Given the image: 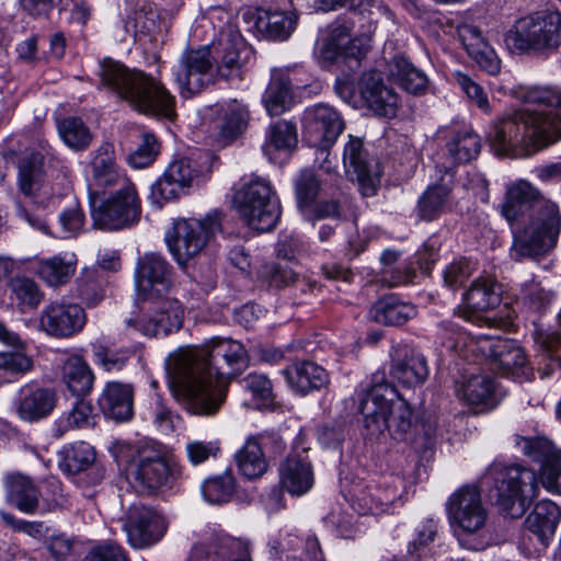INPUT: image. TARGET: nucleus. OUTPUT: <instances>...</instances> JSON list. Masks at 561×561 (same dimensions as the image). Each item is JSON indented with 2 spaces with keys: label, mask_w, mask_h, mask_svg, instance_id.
<instances>
[{
  "label": "nucleus",
  "mask_w": 561,
  "mask_h": 561,
  "mask_svg": "<svg viewBox=\"0 0 561 561\" xmlns=\"http://www.w3.org/2000/svg\"><path fill=\"white\" fill-rule=\"evenodd\" d=\"M453 78L455 84L467 96L471 104H474L484 113L491 112L488 94L481 84L461 71H455Z\"/></svg>",
  "instance_id": "052dcab7"
},
{
  "label": "nucleus",
  "mask_w": 561,
  "mask_h": 561,
  "mask_svg": "<svg viewBox=\"0 0 561 561\" xmlns=\"http://www.w3.org/2000/svg\"><path fill=\"white\" fill-rule=\"evenodd\" d=\"M268 444L274 445L275 451H280L284 443L279 435L275 433H261L250 435L243 446L236 453L234 460L240 473L252 480L260 478L267 470V461L264 455V448Z\"/></svg>",
  "instance_id": "b1692460"
},
{
  "label": "nucleus",
  "mask_w": 561,
  "mask_h": 561,
  "mask_svg": "<svg viewBox=\"0 0 561 561\" xmlns=\"http://www.w3.org/2000/svg\"><path fill=\"white\" fill-rule=\"evenodd\" d=\"M144 313L136 319L128 320V325L146 336H167L181 329L184 319L182 304L164 295L145 297Z\"/></svg>",
  "instance_id": "4468645a"
},
{
  "label": "nucleus",
  "mask_w": 561,
  "mask_h": 561,
  "mask_svg": "<svg viewBox=\"0 0 561 561\" xmlns=\"http://www.w3.org/2000/svg\"><path fill=\"white\" fill-rule=\"evenodd\" d=\"M126 477L137 493L152 495L172 489L178 470L169 462L161 445L145 444L128 463Z\"/></svg>",
  "instance_id": "1a4fd4ad"
},
{
  "label": "nucleus",
  "mask_w": 561,
  "mask_h": 561,
  "mask_svg": "<svg viewBox=\"0 0 561 561\" xmlns=\"http://www.w3.org/2000/svg\"><path fill=\"white\" fill-rule=\"evenodd\" d=\"M76 265L77 262L72 257L54 255L36 262V274L48 286L58 287L71 279L76 272Z\"/></svg>",
  "instance_id": "a18cd8bd"
},
{
  "label": "nucleus",
  "mask_w": 561,
  "mask_h": 561,
  "mask_svg": "<svg viewBox=\"0 0 561 561\" xmlns=\"http://www.w3.org/2000/svg\"><path fill=\"white\" fill-rule=\"evenodd\" d=\"M218 113V137L222 142L236 139L247 128L250 115L248 107L231 100L216 106Z\"/></svg>",
  "instance_id": "e433bc0d"
},
{
  "label": "nucleus",
  "mask_w": 561,
  "mask_h": 561,
  "mask_svg": "<svg viewBox=\"0 0 561 561\" xmlns=\"http://www.w3.org/2000/svg\"><path fill=\"white\" fill-rule=\"evenodd\" d=\"M55 392L44 388L25 386L20 390L18 413L28 422L47 416L55 408Z\"/></svg>",
  "instance_id": "c9c22d12"
},
{
  "label": "nucleus",
  "mask_w": 561,
  "mask_h": 561,
  "mask_svg": "<svg viewBox=\"0 0 561 561\" xmlns=\"http://www.w3.org/2000/svg\"><path fill=\"white\" fill-rule=\"evenodd\" d=\"M77 296L88 306L94 307L104 298L103 278L94 270H85L76 279Z\"/></svg>",
  "instance_id": "5fc2aeb1"
},
{
  "label": "nucleus",
  "mask_w": 561,
  "mask_h": 561,
  "mask_svg": "<svg viewBox=\"0 0 561 561\" xmlns=\"http://www.w3.org/2000/svg\"><path fill=\"white\" fill-rule=\"evenodd\" d=\"M257 277L268 287L283 288L296 282L297 273L287 264L270 262L261 265L257 271Z\"/></svg>",
  "instance_id": "6e6d98bb"
},
{
  "label": "nucleus",
  "mask_w": 561,
  "mask_h": 561,
  "mask_svg": "<svg viewBox=\"0 0 561 561\" xmlns=\"http://www.w3.org/2000/svg\"><path fill=\"white\" fill-rule=\"evenodd\" d=\"M481 149L479 136L469 128L451 129L446 141V162L436 167V172L449 170L455 174L454 167L467 163L477 158Z\"/></svg>",
  "instance_id": "c756f323"
},
{
  "label": "nucleus",
  "mask_w": 561,
  "mask_h": 561,
  "mask_svg": "<svg viewBox=\"0 0 561 561\" xmlns=\"http://www.w3.org/2000/svg\"><path fill=\"white\" fill-rule=\"evenodd\" d=\"M282 488L291 495L301 496L313 485V470L307 457L289 455L279 466Z\"/></svg>",
  "instance_id": "7c9ffc66"
},
{
  "label": "nucleus",
  "mask_w": 561,
  "mask_h": 561,
  "mask_svg": "<svg viewBox=\"0 0 561 561\" xmlns=\"http://www.w3.org/2000/svg\"><path fill=\"white\" fill-rule=\"evenodd\" d=\"M84 309L73 302L53 301L46 305L39 316V327L49 336L70 337L85 325Z\"/></svg>",
  "instance_id": "412c9836"
},
{
  "label": "nucleus",
  "mask_w": 561,
  "mask_h": 561,
  "mask_svg": "<svg viewBox=\"0 0 561 561\" xmlns=\"http://www.w3.org/2000/svg\"><path fill=\"white\" fill-rule=\"evenodd\" d=\"M129 543L145 548L158 542L167 531V523L157 511L145 505H133L124 525Z\"/></svg>",
  "instance_id": "4be33fe9"
},
{
  "label": "nucleus",
  "mask_w": 561,
  "mask_h": 561,
  "mask_svg": "<svg viewBox=\"0 0 561 561\" xmlns=\"http://www.w3.org/2000/svg\"><path fill=\"white\" fill-rule=\"evenodd\" d=\"M93 226L108 231L129 228L140 219L141 207L136 188L124 192L90 193Z\"/></svg>",
  "instance_id": "f8f14e48"
},
{
  "label": "nucleus",
  "mask_w": 561,
  "mask_h": 561,
  "mask_svg": "<svg viewBox=\"0 0 561 561\" xmlns=\"http://www.w3.org/2000/svg\"><path fill=\"white\" fill-rule=\"evenodd\" d=\"M248 365V352L240 342L213 337L199 347L180 350L172 356L170 383L190 413L213 416L226 400L229 379Z\"/></svg>",
  "instance_id": "f257e3e1"
},
{
  "label": "nucleus",
  "mask_w": 561,
  "mask_h": 561,
  "mask_svg": "<svg viewBox=\"0 0 561 561\" xmlns=\"http://www.w3.org/2000/svg\"><path fill=\"white\" fill-rule=\"evenodd\" d=\"M391 75L397 83L409 93L423 94L427 90L426 75L404 57L394 58Z\"/></svg>",
  "instance_id": "de8ad7c7"
},
{
  "label": "nucleus",
  "mask_w": 561,
  "mask_h": 561,
  "mask_svg": "<svg viewBox=\"0 0 561 561\" xmlns=\"http://www.w3.org/2000/svg\"><path fill=\"white\" fill-rule=\"evenodd\" d=\"M62 141L71 149L81 151L92 142L93 135L90 128L79 117H66L57 124Z\"/></svg>",
  "instance_id": "3c124183"
},
{
  "label": "nucleus",
  "mask_w": 561,
  "mask_h": 561,
  "mask_svg": "<svg viewBox=\"0 0 561 561\" xmlns=\"http://www.w3.org/2000/svg\"><path fill=\"white\" fill-rule=\"evenodd\" d=\"M282 373L289 387L301 394L319 390L329 381L327 371L318 364L309 360L294 363Z\"/></svg>",
  "instance_id": "f704fd0d"
},
{
  "label": "nucleus",
  "mask_w": 561,
  "mask_h": 561,
  "mask_svg": "<svg viewBox=\"0 0 561 561\" xmlns=\"http://www.w3.org/2000/svg\"><path fill=\"white\" fill-rule=\"evenodd\" d=\"M10 299L16 304L20 311L35 309L43 300V293L38 285L28 277L16 276L10 279Z\"/></svg>",
  "instance_id": "09e8293b"
},
{
  "label": "nucleus",
  "mask_w": 561,
  "mask_h": 561,
  "mask_svg": "<svg viewBox=\"0 0 561 561\" xmlns=\"http://www.w3.org/2000/svg\"><path fill=\"white\" fill-rule=\"evenodd\" d=\"M343 163L346 173L358 182L363 196H371L376 193L378 167L373 159H369L360 138L350 136L343 151Z\"/></svg>",
  "instance_id": "393cba45"
},
{
  "label": "nucleus",
  "mask_w": 561,
  "mask_h": 561,
  "mask_svg": "<svg viewBox=\"0 0 561 561\" xmlns=\"http://www.w3.org/2000/svg\"><path fill=\"white\" fill-rule=\"evenodd\" d=\"M458 399L463 401L474 413L493 409L497 404L496 385L488 375H472L457 385Z\"/></svg>",
  "instance_id": "c85d7f7f"
},
{
  "label": "nucleus",
  "mask_w": 561,
  "mask_h": 561,
  "mask_svg": "<svg viewBox=\"0 0 561 561\" xmlns=\"http://www.w3.org/2000/svg\"><path fill=\"white\" fill-rule=\"evenodd\" d=\"M430 369L423 354L404 347L393 360L391 376L405 387L422 385L428 377Z\"/></svg>",
  "instance_id": "72a5a7b5"
},
{
  "label": "nucleus",
  "mask_w": 561,
  "mask_h": 561,
  "mask_svg": "<svg viewBox=\"0 0 561 561\" xmlns=\"http://www.w3.org/2000/svg\"><path fill=\"white\" fill-rule=\"evenodd\" d=\"M92 411V405L89 402L82 399L77 400L72 409L56 421L55 436L61 437L69 430L88 425Z\"/></svg>",
  "instance_id": "13d9d810"
},
{
  "label": "nucleus",
  "mask_w": 561,
  "mask_h": 561,
  "mask_svg": "<svg viewBox=\"0 0 561 561\" xmlns=\"http://www.w3.org/2000/svg\"><path fill=\"white\" fill-rule=\"evenodd\" d=\"M480 350L491 358V368L503 376L526 375V355L515 341L478 336Z\"/></svg>",
  "instance_id": "5701e85b"
},
{
  "label": "nucleus",
  "mask_w": 561,
  "mask_h": 561,
  "mask_svg": "<svg viewBox=\"0 0 561 561\" xmlns=\"http://www.w3.org/2000/svg\"><path fill=\"white\" fill-rule=\"evenodd\" d=\"M174 78L184 98L199 93L213 84L215 71L210 49L205 46L184 53L174 70Z\"/></svg>",
  "instance_id": "dca6fc26"
},
{
  "label": "nucleus",
  "mask_w": 561,
  "mask_h": 561,
  "mask_svg": "<svg viewBox=\"0 0 561 561\" xmlns=\"http://www.w3.org/2000/svg\"><path fill=\"white\" fill-rule=\"evenodd\" d=\"M505 42L518 53L550 55L561 43V13L542 10L518 19L506 33Z\"/></svg>",
  "instance_id": "6e6552de"
},
{
  "label": "nucleus",
  "mask_w": 561,
  "mask_h": 561,
  "mask_svg": "<svg viewBox=\"0 0 561 561\" xmlns=\"http://www.w3.org/2000/svg\"><path fill=\"white\" fill-rule=\"evenodd\" d=\"M342 116L335 108L327 104H317L308 107L302 117V133L310 146L316 147L317 161L321 160L319 168L327 173L333 170L330 160V148L335 144L344 130Z\"/></svg>",
  "instance_id": "ddd939ff"
},
{
  "label": "nucleus",
  "mask_w": 561,
  "mask_h": 561,
  "mask_svg": "<svg viewBox=\"0 0 561 561\" xmlns=\"http://www.w3.org/2000/svg\"><path fill=\"white\" fill-rule=\"evenodd\" d=\"M526 213H530L529 224L514 237L511 250L515 260L547 252L556 245L561 229L557 204L542 197L530 183L519 181L507 188L502 215L513 226Z\"/></svg>",
  "instance_id": "f03ea898"
},
{
  "label": "nucleus",
  "mask_w": 561,
  "mask_h": 561,
  "mask_svg": "<svg viewBox=\"0 0 561 561\" xmlns=\"http://www.w3.org/2000/svg\"><path fill=\"white\" fill-rule=\"evenodd\" d=\"M234 491V479L231 473L225 472L220 476L207 479L202 485L205 500L211 504L228 502Z\"/></svg>",
  "instance_id": "4d7b16f0"
},
{
  "label": "nucleus",
  "mask_w": 561,
  "mask_h": 561,
  "mask_svg": "<svg viewBox=\"0 0 561 561\" xmlns=\"http://www.w3.org/2000/svg\"><path fill=\"white\" fill-rule=\"evenodd\" d=\"M220 229V216L216 211L208 214L203 220L179 219L167 232L165 243L176 263L184 267Z\"/></svg>",
  "instance_id": "9b49d317"
},
{
  "label": "nucleus",
  "mask_w": 561,
  "mask_h": 561,
  "mask_svg": "<svg viewBox=\"0 0 561 561\" xmlns=\"http://www.w3.org/2000/svg\"><path fill=\"white\" fill-rule=\"evenodd\" d=\"M437 520L426 518L422 520L414 529V537L408 543V554L420 559L426 554L431 543H433L438 535Z\"/></svg>",
  "instance_id": "bf43d9fd"
},
{
  "label": "nucleus",
  "mask_w": 561,
  "mask_h": 561,
  "mask_svg": "<svg viewBox=\"0 0 561 561\" xmlns=\"http://www.w3.org/2000/svg\"><path fill=\"white\" fill-rule=\"evenodd\" d=\"M474 271L476 263L468 259L453 262L444 271V284L451 289H457L465 284Z\"/></svg>",
  "instance_id": "774afa93"
},
{
  "label": "nucleus",
  "mask_w": 561,
  "mask_h": 561,
  "mask_svg": "<svg viewBox=\"0 0 561 561\" xmlns=\"http://www.w3.org/2000/svg\"><path fill=\"white\" fill-rule=\"evenodd\" d=\"M297 144L296 126L287 121H279L270 127L267 134V147L277 150L293 148Z\"/></svg>",
  "instance_id": "69168bd1"
},
{
  "label": "nucleus",
  "mask_w": 561,
  "mask_h": 561,
  "mask_svg": "<svg viewBox=\"0 0 561 561\" xmlns=\"http://www.w3.org/2000/svg\"><path fill=\"white\" fill-rule=\"evenodd\" d=\"M439 174V180L428 185L417 202L419 216L426 221L438 218L449 208L453 201L455 175L450 169Z\"/></svg>",
  "instance_id": "cd10ccee"
},
{
  "label": "nucleus",
  "mask_w": 561,
  "mask_h": 561,
  "mask_svg": "<svg viewBox=\"0 0 561 561\" xmlns=\"http://www.w3.org/2000/svg\"><path fill=\"white\" fill-rule=\"evenodd\" d=\"M214 49L217 59V73L227 81L240 79L243 67L253 55L251 47L241 34L232 27L220 32Z\"/></svg>",
  "instance_id": "a211bd4d"
},
{
  "label": "nucleus",
  "mask_w": 561,
  "mask_h": 561,
  "mask_svg": "<svg viewBox=\"0 0 561 561\" xmlns=\"http://www.w3.org/2000/svg\"><path fill=\"white\" fill-rule=\"evenodd\" d=\"M193 551L197 556L218 554L230 561H251L248 541L215 529L201 542L195 543Z\"/></svg>",
  "instance_id": "2f4dec72"
},
{
  "label": "nucleus",
  "mask_w": 561,
  "mask_h": 561,
  "mask_svg": "<svg viewBox=\"0 0 561 561\" xmlns=\"http://www.w3.org/2000/svg\"><path fill=\"white\" fill-rule=\"evenodd\" d=\"M196 162L182 157L173 160L163 174L151 185L150 198L161 207L165 202L178 198L201 174Z\"/></svg>",
  "instance_id": "f3484780"
},
{
  "label": "nucleus",
  "mask_w": 561,
  "mask_h": 561,
  "mask_svg": "<svg viewBox=\"0 0 561 561\" xmlns=\"http://www.w3.org/2000/svg\"><path fill=\"white\" fill-rule=\"evenodd\" d=\"M359 94L368 108L376 115L393 117L399 107V95L383 83L376 70L364 72L358 83Z\"/></svg>",
  "instance_id": "a878e982"
},
{
  "label": "nucleus",
  "mask_w": 561,
  "mask_h": 561,
  "mask_svg": "<svg viewBox=\"0 0 561 561\" xmlns=\"http://www.w3.org/2000/svg\"><path fill=\"white\" fill-rule=\"evenodd\" d=\"M4 485L7 499L11 504L26 514L35 512L38 505V491L28 477L20 473L8 474Z\"/></svg>",
  "instance_id": "79ce46f5"
},
{
  "label": "nucleus",
  "mask_w": 561,
  "mask_h": 561,
  "mask_svg": "<svg viewBox=\"0 0 561 561\" xmlns=\"http://www.w3.org/2000/svg\"><path fill=\"white\" fill-rule=\"evenodd\" d=\"M463 301L467 307L465 318L471 320L469 312L485 311L495 308L501 302V295L496 283L491 277H479L474 279L469 289L463 294Z\"/></svg>",
  "instance_id": "58836bf2"
},
{
  "label": "nucleus",
  "mask_w": 561,
  "mask_h": 561,
  "mask_svg": "<svg viewBox=\"0 0 561 561\" xmlns=\"http://www.w3.org/2000/svg\"><path fill=\"white\" fill-rule=\"evenodd\" d=\"M99 405L106 417L116 422L129 421L134 415V389L127 383L107 382Z\"/></svg>",
  "instance_id": "473e14b6"
},
{
  "label": "nucleus",
  "mask_w": 561,
  "mask_h": 561,
  "mask_svg": "<svg viewBox=\"0 0 561 561\" xmlns=\"http://www.w3.org/2000/svg\"><path fill=\"white\" fill-rule=\"evenodd\" d=\"M525 102L530 113L537 116L539 128L549 146L561 139V88L557 85L535 87L526 91Z\"/></svg>",
  "instance_id": "2eb2a0df"
},
{
  "label": "nucleus",
  "mask_w": 561,
  "mask_h": 561,
  "mask_svg": "<svg viewBox=\"0 0 561 561\" xmlns=\"http://www.w3.org/2000/svg\"><path fill=\"white\" fill-rule=\"evenodd\" d=\"M99 77L104 89L126 101L139 113L172 119L175 98L158 79L138 69L105 59L100 64Z\"/></svg>",
  "instance_id": "7ed1b4c3"
},
{
  "label": "nucleus",
  "mask_w": 561,
  "mask_h": 561,
  "mask_svg": "<svg viewBox=\"0 0 561 561\" xmlns=\"http://www.w3.org/2000/svg\"><path fill=\"white\" fill-rule=\"evenodd\" d=\"M293 93L288 77L282 71H274L263 94V103L271 116H278L290 107Z\"/></svg>",
  "instance_id": "c03bdc74"
},
{
  "label": "nucleus",
  "mask_w": 561,
  "mask_h": 561,
  "mask_svg": "<svg viewBox=\"0 0 561 561\" xmlns=\"http://www.w3.org/2000/svg\"><path fill=\"white\" fill-rule=\"evenodd\" d=\"M481 484L490 488L491 496L500 510L513 517H520L537 496L538 481L534 470L519 465H490L481 478Z\"/></svg>",
  "instance_id": "423d86ee"
},
{
  "label": "nucleus",
  "mask_w": 561,
  "mask_h": 561,
  "mask_svg": "<svg viewBox=\"0 0 561 561\" xmlns=\"http://www.w3.org/2000/svg\"><path fill=\"white\" fill-rule=\"evenodd\" d=\"M371 318L385 325H402L416 316V307L396 295L380 298L370 309Z\"/></svg>",
  "instance_id": "a19ab883"
},
{
  "label": "nucleus",
  "mask_w": 561,
  "mask_h": 561,
  "mask_svg": "<svg viewBox=\"0 0 561 561\" xmlns=\"http://www.w3.org/2000/svg\"><path fill=\"white\" fill-rule=\"evenodd\" d=\"M297 20L294 11L260 10L255 25L271 39L285 41L295 30Z\"/></svg>",
  "instance_id": "37998d69"
},
{
  "label": "nucleus",
  "mask_w": 561,
  "mask_h": 561,
  "mask_svg": "<svg viewBox=\"0 0 561 561\" xmlns=\"http://www.w3.org/2000/svg\"><path fill=\"white\" fill-rule=\"evenodd\" d=\"M517 444L526 456L541 463L539 478L542 486L561 494V451L543 437L520 438Z\"/></svg>",
  "instance_id": "6ab92c4d"
},
{
  "label": "nucleus",
  "mask_w": 561,
  "mask_h": 561,
  "mask_svg": "<svg viewBox=\"0 0 561 561\" xmlns=\"http://www.w3.org/2000/svg\"><path fill=\"white\" fill-rule=\"evenodd\" d=\"M416 270L411 262H401L396 266L382 267L380 282L388 287H398L413 283Z\"/></svg>",
  "instance_id": "338daca9"
},
{
  "label": "nucleus",
  "mask_w": 561,
  "mask_h": 561,
  "mask_svg": "<svg viewBox=\"0 0 561 561\" xmlns=\"http://www.w3.org/2000/svg\"><path fill=\"white\" fill-rule=\"evenodd\" d=\"M457 34L468 55L481 69L492 76L500 72L501 60L493 47L483 37L480 28L472 24L462 23L457 27Z\"/></svg>",
  "instance_id": "bb28decb"
},
{
  "label": "nucleus",
  "mask_w": 561,
  "mask_h": 561,
  "mask_svg": "<svg viewBox=\"0 0 561 561\" xmlns=\"http://www.w3.org/2000/svg\"><path fill=\"white\" fill-rule=\"evenodd\" d=\"M95 450L90 444L78 442L65 449L60 467L70 476H78L95 463Z\"/></svg>",
  "instance_id": "8fccbe9b"
},
{
  "label": "nucleus",
  "mask_w": 561,
  "mask_h": 561,
  "mask_svg": "<svg viewBox=\"0 0 561 561\" xmlns=\"http://www.w3.org/2000/svg\"><path fill=\"white\" fill-rule=\"evenodd\" d=\"M33 359L23 351L0 352V379L13 382L33 369Z\"/></svg>",
  "instance_id": "603ef678"
},
{
  "label": "nucleus",
  "mask_w": 561,
  "mask_h": 561,
  "mask_svg": "<svg viewBox=\"0 0 561 561\" xmlns=\"http://www.w3.org/2000/svg\"><path fill=\"white\" fill-rule=\"evenodd\" d=\"M436 340L447 352H461L462 347L468 346L470 337L458 325L444 321L438 325Z\"/></svg>",
  "instance_id": "e2e57ef3"
},
{
  "label": "nucleus",
  "mask_w": 561,
  "mask_h": 561,
  "mask_svg": "<svg viewBox=\"0 0 561 561\" xmlns=\"http://www.w3.org/2000/svg\"><path fill=\"white\" fill-rule=\"evenodd\" d=\"M530 107L507 113L489 131L491 148L497 156L527 157L549 146Z\"/></svg>",
  "instance_id": "0eeeda50"
},
{
  "label": "nucleus",
  "mask_w": 561,
  "mask_h": 561,
  "mask_svg": "<svg viewBox=\"0 0 561 561\" xmlns=\"http://www.w3.org/2000/svg\"><path fill=\"white\" fill-rule=\"evenodd\" d=\"M172 265L157 252L145 253L137 260L135 284L141 298L164 295L172 284Z\"/></svg>",
  "instance_id": "aec40b11"
},
{
  "label": "nucleus",
  "mask_w": 561,
  "mask_h": 561,
  "mask_svg": "<svg viewBox=\"0 0 561 561\" xmlns=\"http://www.w3.org/2000/svg\"><path fill=\"white\" fill-rule=\"evenodd\" d=\"M446 512L459 545L468 550H482L490 545L489 511L478 486L466 484L453 492Z\"/></svg>",
  "instance_id": "39448f33"
},
{
  "label": "nucleus",
  "mask_w": 561,
  "mask_h": 561,
  "mask_svg": "<svg viewBox=\"0 0 561 561\" xmlns=\"http://www.w3.org/2000/svg\"><path fill=\"white\" fill-rule=\"evenodd\" d=\"M44 153L31 152L19 164V185L26 196H35L44 185Z\"/></svg>",
  "instance_id": "49530a36"
},
{
  "label": "nucleus",
  "mask_w": 561,
  "mask_h": 561,
  "mask_svg": "<svg viewBox=\"0 0 561 561\" xmlns=\"http://www.w3.org/2000/svg\"><path fill=\"white\" fill-rule=\"evenodd\" d=\"M240 216L247 225L256 231L272 230L279 217L280 205L270 182L260 176H253L234 195Z\"/></svg>",
  "instance_id": "9d476101"
},
{
  "label": "nucleus",
  "mask_w": 561,
  "mask_h": 561,
  "mask_svg": "<svg viewBox=\"0 0 561 561\" xmlns=\"http://www.w3.org/2000/svg\"><path fill=\"white\" fill-rule=\"evenodd\" d=\"M364 428L370 437L379 438L388 433L396 440H403L412 427V411L399 398L394 386L376 381L359 402Z\"/></svg>",
  "instance_id": "20e7f679"
},
{
  "label": "nucleus",
  "mask_w": 561,
  "mask_h": 561,
  "mask_svg": "<svg viewBox=\"0 0 561 561\" xmlns=\"http://www.w3.org/2000/svg\"><path fill=\"white\" fill-rule=\"evenodd\" d=\"M61 380L69 392L81 398L92 390L94 375L82 357L72 355L61 366Z\"/></svg>",
  "instance_id": "ea45409f"
},
{
  "label": "nucleus",
  "mask_w": 561,
  "mask_h": 561,
  "mask_svg": "<svg viewBox=\"0 0 561 561\" xmlns=\"http://www.w3.org/2000/svg\"><path fill=\"white\" fill-rule=\"evenodd\" d=\"M159 153L157 138L150 133L141 135L138 147L128 156V163L135 169H142L151 164Z\"/></svg>",
  "instance_id": "0e129e2a"
},
{
  "label": "nucleus",
  "mask_w": 561,
  "mask_h": 561,
  "mask_svg": "<svg viewBox=\"0 0 561 561\" xmlns=\"http://www.w3.org/2000/svg\"><path fill=\"white\" fill-rule=\"evenodd\" d=\"M561 520V508L549 500L538 502L525 520L528 530L545 543L551 539Z\"/></svg>",
  "instance_id": "4c0bfd02"
},
{
  "label": "nucleus",
  "mask_w": 561,
  "mask_h": 561,
  "mask_svg": "<svg viewBox=\"0 0 561 561\" xmlns=\"http://www.w3.org/2000/svg\"><path fill=\"white\" fill-rule=\"evenodd\" d=\"M352 26L346 22H335L330 27L329 36L322 49L325 59H335L350 42Z\"/></svg>",
  "instance_id": "680f3d73"
},
{
  "label": "nucleus",
  "mask_w": 561,
  "mask_h": 561,
  "mask_svg": "<svg viewBox=\"0 0 561 561\" xmlns=\"http://www.w3.org/2000/svg\"><path fill=\"white\" fill-rule=\"evenodd\" d=\"M558 318L561 325V309ZM535 341L539 345L543 357L549 360L546 369H539L541 378L550 376L554 367L561 369V334L557 332L538 333Z\"/></svg>",
  "instance_id": "864d4df0"
}]
</instances>
